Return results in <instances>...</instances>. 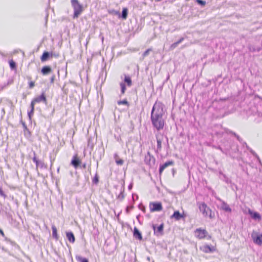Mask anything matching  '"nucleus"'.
I'll return each mask as SVG.
<instances>
[{"label": "nucleus", "mask_w": 262, "mask_h": 262, "mask_svg": "<svg viewBox=\"0 0 262 262\" xmlns=\"http://www.w3.org/2000/svg\"><path fill=\"white\" fill-rule=\"evenodd\" d=\"M164 115L162 103L156 102L152 107L150 118L152 125L158 131L163 129L166 124Z\"/></svg>", "instance_id": "f257e3e1"}, {"label": "nucleus", "mask_w": 262, "mask_h": 262, "mask_svg": "<svg viewBox=\"0 0 262 262\" xmlns=\"http://www.w3.org/2000/svg\"><path fill=\"white\" fill-rule=\"evenodd\" d=\"M41 102H42L45 104L47 103V100L45 92H42L40 96L34 98L31 101V111L28 113V116L30 119L34 114L35 105L37 103H39Z\"/></svg>", "instance_id": "f03ea898"}, {"label": "nucleus", "mask_w": 262, "mask_h": 262, "mask_svg": "<svg viewBox=\"0 0 262 262\" xmlns=\"http://www.w3.org/2000/svg\"><path fill=\"white\" fill-rule=\"evenodd\" d=\"M198 206L200 211L202 212L204 217H208L212 219L214 217V214L212 210L207 206V204L204 202L198 203Z\"/></svg>", "instance_id": "7ed1b4c3"}, {"label": "nucleus", "mask_w": 262, "mask_h": 262, "mask_svg": "<svg viewBox=\"0 0 262 262\" xmlns=\"http://www.w3.org/2000/svg\"><path fill=\"white\" fill-rule=\"evenodd\" d=\"M194 235L195 237L199 239H210L211 238V236L209 234L207 231L205 229L201 228H197L194 231Z\"/></svg>", "instance_id": "20e7f679"}, {"label": "nucleus", "mask_w": 262, "mask_h": 262, "mask_svg": "<svg viewBox=\"0 0 262 262\" xmlns=\"http://www.w3.org/2000/svg\"><path fill=\"white\" fill-rule=\"evenodd\" d=\"M72 6L74 9L73 17L77 18L83 11V8L78 0H71Z\"/></svg>", "instance_id": "39448f33"}, {"label": "nucleus", "mask_w": 262, "mask_h": 262, "mask_svg": "<svg viewBox=\"0 0 262 262\" xmlns=\"http://www.w3.org/2000/svg\"><path fill=\"white\" fill-rule=\"evenodd\" d=\"M200 249L205 253H213L217 251L216 244L215 243L214 245H209L205 243L200 247Z\"/></svg>", "instance_id": "423d86ee"}, {"label": "nucleus", "mask_w": 262, "mask_h": 262, "mask_svg": "<svg viewBox=\"0 0 262 262\" xmlns=\"http://www.w3.org/2000/svg\"><path fill=\"white\" fill-rule=\"evenodd\" d=\"M149 207L151 212L160 211L163 209L162 204L161 202H150Z\"/></svg>", "instance_id": "0eeeda50"}, {"label": "nucleus", "mask_w": 262, "mask_h": 262, "mask_svg": "<svg viewBox=\"0 0 262 262\" xmlns=\"http://www.w3.org/2000/svg\"><path fill=\"white\" fill-rule=\"evenodd\" d=\"M254 242L258 245L262 244V234L254 233L252 234Z\"/></svg>", "instance_id": "6e6552de"}, {"label": "nucleus", "mask_w": 262, "mask_h": 262, "mask_svg": "<svg viewBox=\"0 0 262 262\" xmlns=\"http://www.w3.org/2000/svg\"><path fill=\"white\" fill-rule=\"evenodd\" d=\"M81 160L78 157L77 155H76L73 156L71 164L76 169L81 164Z\"/></svg>", "instance_id": "1a4fd4ad"}, {"label": "nucleus", "mask_w": 262, "mask_h": 262, "mask_svg": "<svg viewBox=\"0 0 262 262\" xmlns=\"http://www.w3.org/2000/svg\"><path fill=\"white\" fill-rule=\"evenodd\" d=\"M174 165V162L173 161H168L165 162L163 165H161L159 168V174L161 176L164 171V170L169 166H172Z\"/></svg>", "instance_id": "9d476101"}, {"label": "nucleus", "mask_w": 262, "mask_h": 262, "mask_svg": "<svg viewBox=\"0 0 262 262\" xmlns=\"http://www.w3.org/2000/svg\"><path fill=\"white\" fill-rule=\"evenodd\" d=\"M157 142V151H161L162 149V142L163 141V135L158 134L156 136Z\"/></svg>", "instance_id": "9b49d317"}, {"label": "nucleus", "mask_w": 262, "mask_h": 262, "mask_svg": "<svg viewBox=\"0 0 262 262\" xmlns=\"http://www.w3.org/2000/svg\"><path fill=\"white\" fill-rule=\"evenodd\" d=\"M154 232L155 233H159L160 234H163V228H164V224H161L160 226H159L157 228H156L155 225H153L152 226Z\"/></svg>", "instance_id": "f8f14e48"}, {"label": "nucleus", "mask_w": 262, "mask_h": 262, "mask_svg": "<svg viewBox=\"0 0 262 262\" xmlns=\"http://www.w3.org/2000/svg\"><path fill=\"white\" fill-rule=\"evenodd\" d=\"M66 236L69 241L71 243H74L75 241V238L74 234L72 232L66 233Z\"/></svg>", "instance_id": "ddd939ff"}, {"label": "nucleus", "mask_w": 262, "mask_h": 262, "mask_svg": "<svg viewBox=\"0 0 262 262\" xmlns=\"http://www.w3.org/2000/svg\"><path fill=\"white\" fill-rule=\"evenodd\" d=\"M171 217L178 221L180 220L181 218L184 217V216L181 214L179 211H175L173 214L171 215Z\"/></svg>", "instance_id": "4468645a"}, {"label": "nucleus", "mask_w": 262, "mask_h": 262, "mask_svg": "<svg viewBox=\"0 0 262 262\" xmlns=\"http://www.w3.org/2000/svg\"><path fill=\"white\" fill-rule=\"evenodd\" d=\"M51 71H52V69L50 68V67H49V66H45V67H42V68L41 69V73L43 75H46L49 74L51 72Z\"/></svg>", "instance_id": "2eb2a0df"}, {"label": "nucleus", "mask_w": 262, "mask_h": 262, "mask_svg": "<svg viewBox=\"0 0 262 262\" xmlns=\"http://www.w3.org/2000/svg\"><path fill=\"white\" fill-rule=\"evenodd\" d=\"M221 208L225 211L228 212H231V209L230 208L229 205L224 202H223L222 204Z\"/></svg>", "instance_id": "dca6fc26"}, {"label": "nucleus", "mask_w": 262, "mask_h": 262, "mask_svg": "<svg viewBox=\"0 0 262 262\" xmlns=\"http://www.w3.org/2000/svg\"><path fill=\"white\" fill-rule=\"evenodd\" d=\"M134 236L135 237L139 239V240H141L142 239L141 233L139 232L138 229L136 227L134 229Z\"/></svg>", "instance_id": "f3484780"}, {"label": "nucleus", "mask_w": 262, "mask_h": 262, "mask_svg": "<svg viewBox=\"0 0 262 262\" xmlns=\"http://www.w3.org/2000/svg\"><path fill=\"white\" fill-rule=\"evenodd\" d=\"M52 230L53 237L56 240L58 239L59 236L57 234V230L56 227L55 226H52Z\"/></svg>", "instance_id": "a211bd4d"}, {"label": "nucleus", "mask_w": 262, "mask_h": 262, "mask_svg": "<svg viewBox=\"0 0 262 262\" xmlns=\"http://www.w3.org/2000/svg\"><path fill=\"white\" fill-rule=\"evenodd\" d=\"M50 56V54L48 52H44L40 57L41 61L44 62L47 61Z\"/></svg>", "instance_id": "6ab92c4d"}, {"label": "nucleus", "mask_w": 262, "mask_h": 262, "mask_svg": "<svg viewBox=\"0 0 262 262\" xmlns=\"http://www.w3.org/2000/svg\"><path fill=\"white\" fill-rule=\"evenodd\" d=\"M128 9L127 8H123L122 12V18L123 19H126L127 17Z\"/></svg>", "instance_id": "aec40b11"}, {"label": "nucleus", "mask_w": 262, "mask_h": 262, "mask_svg": "<svg viewBox=\"0 0 262 262\" xmlns=\"http://www.w3.org/2000/svg\"><path fill=\"white\" fill-rule=\"evenodd\" d=\"M27 78L28 80H29L30 81L28 83L29 88L30 89H32L35 86V82L31 80L32 79V77L30 76H27Z\"/></svg>", "instance_id": "412c9836"}, {"label": "nucleus", "mask_w": 262, "mask_h": 262, "mask_svg": "<svg viewBox=\"0 0 262 262\" xmlns=\"http://www.w3.org/2000/svg\"><path fill=\"white\" fill-rule=\"evenodd\" d=\"M10 67L11 69H15L16 68V63L13 59H11L9 61Z\"/></svg>", "instance_id": "4be33fe9"}, {"label": "nucleus", "mask_w": 262, "mask_h": 262, "mask_svg": "<svg viewBox=\"0 0 262 262\" xmlns=\"http://www.w3.org/2000/svg\"><path fill=\"white\" fill-rule=\"evenodd\" d=\"M124 81L126 82L128 86H130L132 85V80L130 77L129 76H125Z\"/></svg>", "instance_id": "5701e85b"}, {"label": "nucleus", "mask_w": 262, "mask_h": 262, "mask_svg": "<svg viewBox=\"0 0 262 262\" xmlns=\"http://www.w3.org/2000/svg\"><path fill=\"white\" fill-rule=\"evenodd\" d=\"M76 259L79 262H89L88 260L85 258H83L81 256H76Z\"/></svg>", "instance_id": "b1692460"}, {"label": "nucleus", "mask_w": 262, "mask_h": 262, "mask_svg": "<svg viewBox=\"0 0 262 262\" xmlns=\"http://www.w3.org/2000/svg\"><path fill=\"white\" fill-rule=\"evenodd\" d=\"M252 217L255 219H260V216L259 213L257 212L251 213Z\"/></svg>", "instance_id": "393cba45"}, {"label": "nucleus", "mask_w": 262, "mask_h": 262, "mask_svg": "<svg viewBox=\"0 0 262 262\" xmlns=\"http://www.w3.org/2000/svg\"><path fill=\"white\" fill-rule=\"evenodd\" d=\"M152 51V49L151 48H149L148 49H147L142 54V56L143 58H145V57H146L147 55H148L149 53L150 52H151Z\"/></svg>", "instance_id": "a878e982"}, {"label": "nucleus", "mask_w": 262, "mask_h": 262, "mask_svg": "<svg viewBox=\"0 0 262 262\" xmlns=\"http://www.w3.org/2000/svg\"><path fill=\"white\" fill-rule=\"evenodd\" d=\"M116 163L118 165H122L124 163V161L119 158H116Z\"/></svg>", "instance_id": "bb28decb"}, {"label": "nucleus", "mask_w": 262, "mask_h": 262, "mask_svg": "<svg viewBox=\"0 0 262 262\" xmlns=\"http://www.w3.org/2000/svg\"><path fill=\"white\" fill-rule=\"evenodd\" d=\"M33 161L36 164V168L37 169L38 167L39 166V165H40L39 161L37 159V158H36V157L35 156H34L33 158Z\"/></svg>", "instance_id": "cd10ccee"}, {"label": "nucleus", "mask_w": 262, "mask_h": 262, "mask_svg": "<svg viewBox=\"0 0 262 262\" xmlns=\"http://www.w3.org/2000/svg\"><path fill=\"white\" fill-rule=\"evenodd\" d=\"M120 86L121 88V93L122 94H124L125 93V91L126 90V86L124 83H120Z\"/></svg>", "instance_id": "c85d7f7f"}, {"label": "nucleus", "mask_w": 262, "mask_h": 262, "mask_svg": "<svg viewBox=\"0 0 262 262\" xmlns=\"http://www.w3.org/2000/svg\"><path fill=\"white\" fill-rule=\"evenodd\" d=\"M92 181H93V182L94 184H97L98 183V182H99V177H98L97 174H95V176L94 177Z\"/></svg>", "instance_id": "c756f323"}, {"label": "nucleus", "mask_w": 262, "mask_h": 262, "mask_svg": "<svg viewBox=\"0 0 262 262\" xmlns=\"http://www.w3.org/2000/svg\"><path fill=\"white\" fill-rule=\"evenodd\" d=\"M118 105H122V104L127 105H128V103L127 101L125 99L118 101Z\"/></svg>", "instance_id": "7c9ffc66"}, {"label": "nucleus", "mask_w": 262, "mask_h": 262, "mask_svg": "<svg viewBox=\"0 0 262 262\" xmlns=\"http://www.w3.org/2000/svg\"><path fill=\"white\" fill-rule=\"evenodd\" d=\"M196 2L199 4L201 5L202 6H205L206 4V2L202 0H196Z\"/></svg>", "instance_id": "2f4dec72"}, {"label": "nucleus", "mask_w": 262, "mask_h": 262, "mask_svg": "<svg viewBox=\"0 0 262 262\" xmlns=\"http://www.w3.org/2000/svg\"><path fill=\"white\" fill-rule=\"evenodd\" d=\"M178 43H177L176 42H174L170 46V49H174L178 46Z\"/></svg>", "instance_id": "473e14b6"}, {"label": "nucleus", "mask_w": 262, "mask_h": 262, "mask_svg": "<svg viewBox=\"0 0 262 262\" xmlns=\"http://www.w3.org/2000/svg\"><path fill=\"white\" fill-rule=\"evenodd\" d=\"M0 194L2 195V196H6L5 194H4L3 190L2 189V188L0 187Z\"/></svg>", "instance_id": "72a5a7b5"}, {"label": "nucleus", "mask_w": 262, "mask_h": 262, "mask_svg": "<svg viewBox=\"0 0 262 262\" xmlns=\"http://www.w3.org/2000/svg\"><path fill=\"white\" fill-rule=\"evenodd\" d=\"M183 40H184V38L182 37L178 41H177L176 42L178 43V44L179 45V43L182 42Z\"/></svg>", "instance_id": "f704fd0d"}, {"label": "nucleus", "mask_w": 262, "mask_h": 262, "mask_svg": "<svg viewBox=\"0 0 262 262\" xmlns=\"http://www.w3.org/2000/svg\"><path fill=\"white\" fill-rule=\"evenodd\" d=\"M183 40H184V38L182 37L178 41H177L176 42L178 43V44L179 45V43L182 42Z\"/></svg>", "instance_id": "c9c22d12"}, {"label": "nucleus", "mask_w": 262, "mask_h": 262, "mask_svg": "<svg viewBox=\"0 0 262 262\" xmlns=\"http://www.w3.org/2000/svg\"><path fill=\"white\" fill-rule=\"evenodd\" d=\"M0 234L4 237L5 236V234H4V232H3V231L0 228Z\"/></svg>", "instance_id": "e433bc0d"}, {"label": "nucleus", "mask_w": 262, "mask_h": 262, "mask_svg": "<svg viewBox=\"0 0 262 262\" xmlns=\"http://www.w3.org/2000/svg\"><path fill=\"white\" fill-rule=\"evenodd\" d=\"M82 167H83V168H86V164H83V165H82Z\"/></svg>", "instance_id": "4c0bfd02"}]
</instances>
